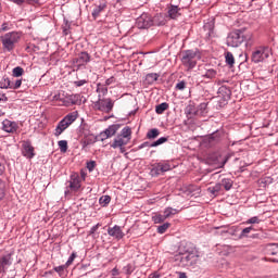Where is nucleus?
I'll return each instance as SVG.
<instances>
[{"instance_id":"nucleus-1","label":"nucleus","mask_w":278,"mask_h":278,"mask_svg":"<svg viewBox=\"0 0 278 278\" xmlns=\"http://www.w3.org/2000/svg\"><path fill=\"white\" fill-rule=\"evenodd\" d=\"M174 262H177L181 268H192L199 262V254L191 243H181L178 253L174 256Z\"/></svg>"},{"instance_id":"nucleus-2","label":"nucleus","mask_w":278,"mask_h":278,"mask_svg":"<svg viewBox=\"0 0 278 278\" xmlns=\"http://www.w3.org/2000/svg\"><path fill=\"white\" fill-rule=\"evenodd\" d=\"M253 38L252 34L244 35V28L235 29L228 34L226 45L228 47L238 48L242 42L249 41Z\"/></svg>"},{"instance_id":"nucleus-3","label":"nucleus","mask_w":278,"mask_h":278,"mask_svg":"<svg viewBox=\"0 0 278 278\" xmlns=\"http://www.w3.org/2000/svg\"><path fill=\"white\" fill-rule=\"evenodd\" d=\"M201 60V52L199 50H185L181 54L180 62L187 71H192Z\"/></svg>"},{"instance_id":"nucleus-4","label":"nucleus","mask_w":278,"mask_h":278,"mask_svg":"<svg viewBox=\"0 0 278 278\" xmlns=\"http://www.w3.org/2000/svg\"><path fill=\"white\" fill-rule=\"evenodd\" d=\"M81 190V177L79 174H72L70 180L65 182L64 197L71 199L73 194H77Z\"/></svg>"},{"instance_id":"nucleus-5","label":"nucleus","mask_w":278,"mask_h":278,"mask_svg":"<svg viewBox=\"0 0 278 278\" xmlns=\"http://www.w3.org/2000/svg\"><path fill=\"white\" fill-rule=\"evenodd\" d=\"M21 41V33L11 31L1 36L2 49L9 53L14 51V48Z\"/></svg>"},{"instance_id":"nucleus-6","label":"nucleus","mask_w":278,"mask_h":278,"mask_svg":"<svg viewBox=\"0 0 278 278\" xmlns=\"http://www.w3.org/2000/svg\"><path fill=\"white\" fill-rule=\"evenodd\" d=\"M77 111H75L63 117L55 128L54 136H62V134H64V131H66V129H68V127H71V125L77 121Z\"/></svg>"},{"instance_id":"nucleus-7","label":"nucleus","mask_w":278,"mask_h":278,"mask_svg":"<svg viewBox=\"0 0 278 278\" xmlns=\"http://www.w3.org/2000/svg\"><path fill=\"white\" fill-rule=\"evenodd\" d=\"M93 110L110 114L114 110V101L112 98H102L101 94H98V100L93 102Z\"/></svg>"},{"instance_id":"nucleus-8","label":"nucleus","mask_w":278,"mask_h":278,"mask_svg":"<svg viewBox=\"0 0 278 278\" xmlns=\"http://www.w3.org/2000/svg\"><path fill=\"white\" fill-rule=\"evenodd\" d=\"M268 58H270V48L268 46L260 47L252 53V62L254 64H260V62H264Z\"/></svg>"},{"instance_id":"nucleus-9","label":"nucleus","mask_w":278,"mask_h":278,"mask_svg":"<svg viewBox=\"0 0 278 278\" xmlns=\"http://www.w3.org/2000/svg\"><path fill=\"white\" fill-rule=\"evenodd\" d=\"M138 29H149L153 25V18L149 13H143L136 20Z\"/></svg>"},{"instance_id":"nucleus-10","label":"nucleus","mask_w":278,"mask_h":278,"mask_svg":"<svg viewBox=\"0 0 278 278\" xmlns=\"http://www.w3.org/2000/svg\"><path fill=\"white\" fill-rule=\"evenodd\" d=\"M22 155L26 157V160H34L36 157V152L34 146H31V141L26 140L22 143Z\"/></svg>"},{"instance_id":"nucleus-11","label":"nucleus","mask_w":278,"mask_h":278,"mask_svg":"<svg viewBox=\"0 0 278 278\" xmlns=\"http://www.w3.org/2000/svg\"><path fill=\"white\" fill-rule=\"evenodd\" d=\"M12 262V254H5L0 257V275H5L8 273V268L11 267Z\"/></svg>"},{"instance_id":"nucleus-12","label":"nucleus","mask_w":278,"mask_h":278,"mask_svg":"<svg viewBox=\"0 0 278 278\" xmlns=\"http://www.w3.org/2000/svg\"><path fill=\"white\" fill-rule=\"evenodd\" d=\"M2 131H5L7 134H16L18 131V124L16 122H12L8 118H5L2 122Z\"/></svg>"},{"instance_id":"nucleus-13","label":"nucleus","mask_w":278,"mask_h":278,"mask_svg":"<svg viewBox=\"0 0 278 278\" xmlns=\"http://www.w3.org/2000/svg\"><path fill=\"white\" fill-rule=\"evenodd\" d=\"M121 129V124H113L100 134L101 140H108L112 136H116V131Z\"/></svg>"},{"instance_id":"nucleus-14","label":"nucleus","mask_w":278,"mask_h":278,"mask_svg":"<svg viewBox=\"0 0 278 278\" xmlns=\"http://www.w3.org/2000/svg\"><path fill=\"white\" fill-rule=\"evenodd\" d=\"M127 144H129V139H125L123 137L117 136L113 140L111 147H112V149H119L121 153H125V151H126L125 147H127Z\"/></svg>"},{"instance_id":"nucleus-15","label":"nucleus","mask_w":278,"mask_h":278,"mask_svg":"<svg viewBox=\"0 0 278 278\" xmlns=\"http://www.w3.org/2000/svg\"><path fill=\"white\" fill-rule=\"evenodd\" d=\"M108 233L111 236V238H115V240H123V238H125V232H123V229L118 225L109 227Z\"/></svg>"},{"instance_id":"nucleus-16","label":"nucleus","mask_w":278,"mask_h":278,"mask_svg":"<svg viewBox=\"0 0 278 278\" xmlns=\"http://www.w3.org/2000/svg\"><path fill=\"white\" fill-rule=\"evenodd\" d=\"M164 142H168V137H161L153 142L144 141L138 147V149H147V148L151 149V148L160 147V144H164Z\"/></svg>"},{"instance_id":"nucleus-17","label":"nucleus","mask_w":278,"mask_h":278,"mask_svg":"<svg viewBox=\"0 0 278 278\" xmlns=\"http://www.w3.org/2000/svg\"><path fill=\"white\" fill-rule=\"evenodd\" d=\"M63 103L68 108L71 105H79L81 103V94L75 93L65 97Z\"/></svg>"},{"instance_id":"nucleus-18","label":"nucleus","mask_w":278,"mask_h":278,"mask_svg":"<svg viewBox=\"0 0 278 278\" xmlns=\"http://www.w3.org/2000/svg\"><path fill=\"white\" fill-rule=\"evenodd\" d=\"M205 142L208 144V147H214V144H218V142H220V132H212L205 138Z\"/></svg>"},{"instance_id":"nucleus-19","label":"nucleus","mask_w":278,"mask_h":278,"mask_svg":"<svg viewBox=\"0 0 278 278\" xmlns=\"http://www.w3.org/2000/svg\"><path fill=\"white\" fill-rule=\"evenodd\" d=\"M90 54L86 51H83L78 54V58L75 59L76 64H79V66H86L88 62H90Z\"/></svg>"},{"instance_id":"nucleus-20","label":"nucleus","mask_w":278,"mask_h":278,"mask_svg":"<svg viewBox=\"0 0 278 278\" xmlns=\"http://www.w3.org/2000/svg\"><path fill=\"white\" fill-rule=\"evenodd\" d=\"M180 11L181 9H179V7L170 4L167 11L169 18H179V16H181Z\"/></svg>"},{"instance_id":"nucleus-21","label":"nucleus","mask_w":278,"mask_h":278,"mask_svg":"<svg viewBox=\"0 0 278 278\" xmlns=\"http://www.w3.org/2000/svg\"><path fill=\"white\" fill-rule=\"evenodd\" d=\"M269 255L270 257H267L268 262H275L278 263V244H273L269 249Z\"/></svg>"},{"instance_id":"nucleus-22","label":"nucleus","mask_w":278,"mask_h":278,"mask_svg":"<svg viewBox=\"0 0 278 278\" xmlns=\"http://www.w3.org/2000/svg\"><path fill=\"white\" fill-rule=\"evenodd\" d=\"M204 31H206V38H213V36H214V21H208L204 24Z\"/></svg>"},{"instance_id":"nucleus-23","label":"nucleus","mask_w":278,"mask_h":278,"mask_svg":"<svg viewBox=\"0 0 278 278\" xmlns=\"http://www.w3.org/2000/svg\"><path fill=\"white\" fill-rule=\"evenodd\" d=\"M106 8H108V2H101L99 5H97L93 9L91 16L97 18L98 16H100L101 12H103Z\"/></svg>"},{"instance_id":"nucleus-24","label":"nucleus","mask_w":278,"mask_h":278,"mask_svg":"<svg viewBox=\"0 0 278 278\" xmlns=\"http://www.w3.org/2000/svg\"><path fill=\"white\" fill-rule=\"evenodd\" d=\"M216 75H218V72L214 68H206L204 72H202V77L204 79H215Z\"/></svg>"},{"instance_id":"nucleus-25","label":"nucleus","mask_w":278,"mask_h":278,"mask_svg":"<svg viewBox=\"0 0 278 278\" xmlns=\"http://www.w3.org/2000/svg\"><path fill=\"white\" fill-rule=\"evenodd\" d=\"M152 25H156L157 27H160L162 25H166V18H164V15H162V14H156L152 18Z\"/></svg>"},{"instance_id":"nucleus-26","label":"nucleus","mask_w":278,"mask_h":278,"mask_svg":"<svg viewBox=\"0 0 278 278\" xmlns=\"http://www.w3.org/2000/svg\"><path fill=\"white\" fill-rule=\"evenodd\" d=\"M185 113L187 114V116H197V114H199V111L197 110V106L194 105V103H190L186 109H185Z\"/></svg>"},{"instance_id":"nucleus-27","label":"nucleus","mask_w":278,"mask_h":278,"mask_svg":"<svg viewBox=\"0 0 278 278\" xmlns=\"http://www.w3.org/2000/svg\"><path fill=\"white\" fill-rule=\"evenodd\" d=\"M0 88L3 90H12V80H10V78L8 77H2V79L0 80Z\"/></svg>"},{"instance_id":"nucleus-28","label":"nucleus","mask_w":278,"mask_h":278,"mask_svg":"<svg viewBox=\"0 0 278 278\" xmlns=\"http://www.w3.org/2000/svg\"><path fill=\"white\" fill-rule=\"evenodd\" d=\"M119 138H124V140H131V128L128 126L124 127L121 131Z\"/></svg>"},{"instance_id":"nucleus-29","label":"nucleus","mask_w":278,"mask_h":278,"mask_svg":"<svg viewBox=\"0 0 278 278\" xmlns=\"http://www.w3.org/2000/svg\"><path fill=\"white\" fill-rule=\"evenodd\" d=\"M222 189H223V185L216 184L213 187H208L207 192H210V194H212L213 197H217L218 192H220Z\"/></svg>"},{"instance_id":"nucleus-30","label":"nucleus","mask_w":278,"mask_h":278,"mask_svg":"<svg viewBox=\"0 0 278 278\" xmlns=\"http://www.w3.org/2000/svg\"><path fill=\"white\" fill-rule=\"evenodd\" d=\"M157 136H160V129L157 128H152L147 132V138L148 140H155V138H157Z\"/></svg>"},{"instance_id":"nucleus-31","label":"nucleus","mask_w":278,"mask_h":278,"mask_svg":"<svg viewBox=\"0 0 278 278\" xmlns=\"http://www.w3.org/2000/svg\"><path fill=\"white\" fill-rule=\"evenodd\" d=\"M226 64L230 66V68H233V64H236V59L233 58V53L227 52L225 55Z\"/></svg>"},{"instance_id":"nucleus-32","label":"nucleus","mask_w":278,"mask_h":278,"mask_svg":"<svg viewBox=\"0 0 278 278\" xmlns=\"http://www.w3.org/2000/svg\"><path fill=\"white\" fill-rule=\"evenodd\" d=\"M162 173H164V172H162V167H161L160 163H157L156 165H154V166L152 167V169L150 170V175H151L152 177H157V176L162 175Z\"/></svg>"},{"instance_id":"nucleus-33","label":"nucleus","mask_w":278,"mask_h":278,"mask_svg":"<svg viewBox=\"0 0 278 278\" xmlns=\"http://www.w3.org/2000/svg\"><path fill=\"white\" fill-rule=\"evenodd\" d=\"M96 92H98L99 94H102V97H105L108 94V86L102 85L101 83H98Z\"/></svg>"},{"instance_id":"nucleus-34","label":"nucleus","mask_w":278,"mask_h":278,"mask_svg":"<svg viewBox=\"0 0 278 278\" xmlns=\"http://www.w3.org/2000/svg\"><path fill=\"white\" fill-rule=\"evenodd\" d=\"M157 79H160V75L157 73H150L146 75V81H148V84H154Z\"/></svg>"},{"instance_id":"nucleus-35","label":"nucleus","mask_w":278,"mask_h":278,"mask_svg":"<svg viewBox=\"0 0 278 278\" xmlns=\"http://www.w3.org/2000/svg\"><path fill=\"white\" fill-rule=\"evenodd\" d=\"M111 201H112V197H110V195H102L99 199V203L102 207H108V205H110Z\"/></svg>"},{"instance_id":"nucleus-36","label":"nucleus","mask_w":278,"mask_h":278,"mask_svg":"<svg viewBox=\"0 0 278 278\" xmlns=\"http://www.w3.org/2000/svg\"><path fill=\"white\" fill-rule=\"evenodd\" d=\"M220 186H223L225 188V190L229 191V190H231V188H233V181L229 178H224L222 180Z\"/></svg>"},{"instance_id":"nucleus-37","label":"nucleus","mask_w":278,"mask_h":278,"mask_svg":"<svg viewBox=\"0 0 278 278\" xmlns=\"http://www.w3.org/2000/svg\"><path fill=\"white\" fill-rule=\"evenodd\" d=\"M179 211H177V208H173V207H166L163 212V215L165 216V218H170V216H175V214H177Z\"/></svg>"},{"instance_id":"nucleus-38","label":"nucleus","mask_w":278,"mask_h":278,"mask_svg":"<svg viewBox=\"0 0 278 278\" xmlns=\"http://www.w3.org/2000/svg\"><path fill=\"white\" fill-rule=\"evenodd\" d=\"M167 109H168V103L163 102L155 106V112L156 114H164V112H166Z\"/></svg>"},{"instance_id":"nucleus-39","label":"nucleus","mask_w":278,"mask_h":278,"mask_svg":"<svg viewBox=\"0 0 278 278\" xmlns=\"http://www.w3.org/2000/svg\"><path fill=\"white\" fill-rule=\"evenodd\" d=\"M152 220L155 225H160V223H164V220H166V217L164 214H157L152 217Z\"/></svg>"},{"instance_id":"nucleus-40","label":"nucleus","mask_w":278,"mask_h":278,"mask_svg":"<svg viewBox=\"0 0 278 278\" xmlns=\"http://www.w3.org/2000/svg\"><path fill=\"white\" fill-rule=\"evenodd\" d=\"M59 148L61 153H66V151H68V141L66 140L59 141Z\"/></svg>"},{"instance_id":"nucleus-41","label":"nucleus","mask_w":278,"mask_h":278,"mask_svg":"<svg viewBox=\"0 0 278 278\" xmlns=\"http://www.w3.org/2000/svg\"><path fill=\"white\" fill-rule=\"evenodd\" d=\"M14 77H23V73H25V70L21 66H16L12 71Z\"/></svg>"},{"instance_id":"nucleus-42","label":"nucleus","mask_w":278,"mask_h":278,"mask_svg":"<svg viewBox=\"0 0 278 278\" xmlns=\"http://www.w3.org/2000/svg\"><path fill=\"white\" fill-rule=\"evenodd\" d=\"M64 36H68V33L71 31V22L68 20H64V25L62 26Z\"/></svg>"},{"instance_id":"nucleus-43","label":"nucleus","mask_w":278,"mask_h":278,"mask_svg":"<svg viewBox=\"0 0 278 278\" xmlns=\"http://www.w3.org/2000/svg\"><path fill=\"white\" fill-rule=\"evenodd\" d=\"M262 223V219L257 216L251 217L245 222V225H260Z\"/></svg>"},{"instance_id":"nucleus-44","label":"nucleus","mask_w":278,"mask_h":278,"mask_svg":"<svg viewBox=\"0 0 278 278\" xmlns=\"http://www.w3.org/2000/svg\"><path fill=\"white\" fill-rule=\"evenodd\" d=\"M168 227H170V223H164L163 225L157 227V233H166Z\"/></svg>"},{"instance_id":"nucleus-45","label":"nucleus","mask_w":278,"mask_h":278,"mask_svg":"<svg viewBox=\"0 0 278 278\" xmlns=\"http://www.w3.org/2000/svg\"><path fill=\"white\" fill-rule=\"evenodd\" d=\"M23 85V79H16L15 81H11V90H18Z\"/></svg>"},{"instance_id":"nucleus-46","label":"nucleus","mask_w":278,"mask_h":278,"mask_svg":"<svg viewBox=\"0 0 278 278\" xmlns=\"http://www.w3.org/2000/svg\"><path fill=\"white\" fill-rule=\"evenodd\" d=\"M134 270H136V267H134V265H131V264H128L123 267V271L125 273V275H131V273H134Z\"/></svg>"},{"instance_id":"nucleus-47","label":"nucleus","mask_w":278,"mask_h":278,"mask_svg":"<svg viewBox=\"0 0 278 278\" xmlns=\"http://www.w3.org/2000/svg\"><path fill=\"white\" fill-rule=\"evenodd\" d=\"M5 197V182L0 180V201H3Z\"/></svg>"},{"instance_id":"nucleus-48","label":"nucleus","mask_w":278,"mask_h":278,"mask_svg":"<svg viewBox=\"0 0 278 278\" xmlns=\"http://www.w3.org/2000/svg\"><path fill=\"white\" fill-rule=\"evenodd\" d=\"M66 268H68L66 265H60L54 267L55 273H58L60 275V277H62V275H64V270H66Z\"/></svg>"},{"instance_id":"nucleus-49","label":"nucleus","mask_w":278,"mask_h":278,"mask_svg":"<svg viewBox=\"0 0 278 278\" xmlns=\"http://www.w3.org/2000/svg\"><path fill=\"white\" fill-rule=\"evenodd\" d=\"M76 257H77V253L73 252L70 255L68 260L66 261L65 266H67V268H68V266H71V264H73V262H75Z\"/></svg>"},{"instance_id":"nucleus-50","label":"nucleus","mask_w":278,"mask_h":278,"mask_svg":"<svg viewBox=\"0 0 278 278\" xmlns=\"http://www.w3.org/2000/svg\"><path fill=\"white\" fill-rule=\"evenodd\" d=\"M250 231H253V226L244 228L240 233V238H247Z\"/></svg>"},{"instance_id":"nucleus-51","label":"nucleus","mask_w":278,"mask_h":278,"mask_svg":"<svg viewBox=\"0 0 278 278\" xmlns=\"http://www.w3.org/2000/svg\"><path fill=\"white\" fill-rule=\"evenodd\" d=\"M159 165L161 166V170L163 173H168V170H170V164L168 163H159Z\"/></svg>"},{"instance_id":"nucleus-52","label":"nucleus","mask_w":278,"mask_h":278,"mask_svg":"<svg viewBox=\"0 0 278 278\" xmlns=\"http://www.w3.org/2000/svg\"><path fill=\"white\" fill-rule=\"evenodd\" d=\"M96 166H97V162H94V161L87 162V169L89 170V173H92V170H94Z\"/></svg>"},{"instance_id":"nucleus-53","label":"nucleus","mask_w":278,"mask_h":278,"mask_svg":"<svg viewBox=\"0 0 278 278\" xmlns=\"http://www.w3.org/2000/svg\"><path fill=\"white\" fill-rule=\"evenodd\" d=\"M5 173V160L1 159L0 156V177Z\"/></svg>"},{"instance_id":"nucleus-54","label":"nucleus","mask_w":278,"mask_h":278,"mask_svg":"<svg viewBox=\"0 0 278 278\" xmlns=\"http://www.w3.org/2000/svg\"><path fill=\"white\" fill-rule=\"evenodd\" d=\"M100 227H101V224H97L93 227H91V229L89 231V236L97 233V231L99 230Z\"/></svg>"},{"instance_id":"nucleus-55","label":"nucleus","mask_w":278,"mask_h":278,"mask_svg":"<svg viewBox=\"0 0 278 278\" xmlns=\"http://www.w3.org/2000/svg\"><path fill=\"white\" fill-rule=\"evenodd\" d=\"M176 89L177 90H186V81H179L177 85H176Z\"/></svg>"},{"instance_id":"nucleus-56","label":"nucleus","mask_w":278,"mask_h":278,"mask_svg":"<svg viewBox=\"0 0 278 278\" xmlns=\"http://www.w3.org/2000/svg\"><path fill=\"white\" fill-rule=\"evenodd\" d=\"M86 84H88V81L86 79L74 81V85L77 86V88H80V86H84Z\"/></svg>"},{"instance_id":"nucleus-57","label":"nucleus","mask_w":278,"mask_h":278,"mask_svg":"<svg viewBox=\"0 0 278 278\" xmlns=\"http://www.w3.org/2000/svg\"><path fill=\"white\" fill-rule=\"evenodd\" d=\"M262 184H265L266 186H269V184H273V177L263 178Z\"/></svg>"},{"instance_id":"nucleus-58","label":"nucleus","mask_w":278,"mask_h":278,"mask_svg":"<svg viewBox=\"0 0 278 278\" xmlns=\"http://www.w3.org/2000/svg\"><path fill=\"white\" fill-rule=\"evenodd\" d=\"M114 81H116V79H114V76H112L105 80L104 86H112V84H114Z\"/></svg>"},{"instance_id":"nucleus-59","label":"nucleus","mask_w":278,"mask_h":278,"mask_svg":"<svg viewBox=\"0 0 278 278\" xmlns=\"http://www.w3.org/2000/svg\"><path fill=\"white\" fill-rule=\"evenodd\" d=\"M111 275H112V277H118L121 275V271H118V268L114 267L111 270Z\"/></svg>"},{"instance_id":"nucleus-60","label":"nucleus","mask_w":278,"mask_h":278,"mask_svg":"<svg viewBox=\"0 0 278 278\" xmlns=\"http://www.w3.org/2000/svg\"><path fill=\"white\" fill-rule=\"evenodd\" d=\"M227 162H229V156H226L222 163L219 164L218 168H223V166H225V164H227Z\"/></svg>"},{"instance_id":"nucleus-61","label":"nucleus","mask_w":278,"mask_h":278,"mask_svg":"<svg viewBox=\"0 0 278 278\" xmlns=\"http://www.w3.org/2000/svg\"><path fill=\"white\" fill-rule=\"evenodd\" d=\"M178 278H188V275L184 271H177Z\"/></svg>"},{"instance_id":"nucleus-62","label":"nucleus","mask_w":278,"mask_h":278,"mask_svg":"<svg viewBox=\"0 0 278 278\" xmlns=\"http://www.w3.org/2000/svg\"><path fill=\"white\" fill-rule=\"evenodd\" d=\"M13 3H16V5H23L25 3V0H11Z\"/></svg>"},{"instance_id":"nucleus-63","label":"nucleus","mask_w":278,"mask_h":278,"mask_svg":"<svg viewBox=\"0 0 278 278\" xmlns=\"http://www.w3.org/2000/svg\"><path fill=\"white\" fill-rule=\"evenodd\" d=\"M0 101H8V97L5 94H2V98H0Z\"/></svg>"},{"instance_id":"nucleus-64","label":"nucleus","mask_w":278,"mask_h":278,"mask_svg":"<svg viewBox=\"0 0 278 278\" xmlns=\"http://www.w3.org/2000/svg\"><path fill=\"white\" fill-rule=\"evenodd\" d=\"M205 108H207V104L205 103L200 104V110H205Z\"/></svg>"}]
</instances>
